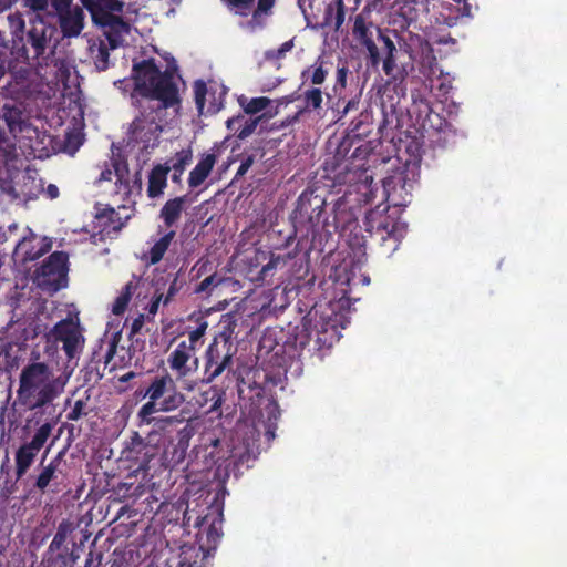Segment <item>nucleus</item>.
<instances>
[{
    "label": "nucleus",
    "mask_w": 567,
    "mask_h": 567,
    "mask_svg": "<svg viewBox=\"0 0 567 567\" xmlns=\"http://www.w3.org/2000/svg\"><path fill=\"white\" fill-rule=\"evenodd\" d=\"M25 4L34 11L47 10L50 0H24Z\"/></svg>",
    "instance_id": "nucleus-41"
},
{
    "label": "nucleus",
    "mask_w": 567,
    "mask_h": 567,
    "mask_svg": "<svg viewBox=\"0 0 567 567\" xmlns=\"http://www.w3.org/2000/svg\"><path fill=\"white\" fill-rule=\"evenodd\" d=\"M90 50L92 52V55L96 59V63L102 68L104 69L105 65H106V61H107V51L105 50V48H103L102 44H92L90 47Z\"/></svg>",
    "instance_id": "nucleus-38"
},
{
    "label": "nucleus",
    "mask_w": 567,
    "mask_h": 567,
    "mask_svg": "<svg viewBox=\"0 0 567 567\" xmlns=\"http://www.w3.org/2000/svg\"><path fill=\"white\" fill-rule=\"evenodd\" d=\"M209 536L215 537V538H218L220 536L218 530H217V526H216L215 523H213V526H212V528L209 530Z\"/></svg>",
    "instance_id": "nucleus-52"
},
{
    "label": "nucleus",
    "mask_w": 567,
    "mask_h": 567,
    "mask_svg": "<svg viewBox=\"0 0 567 567\" xmlns=\"http://www.w3.org/2000/svg\"><path fill=\"white\" fill-rule=\"evenodd\" d=\"M192 156V150L184 148L176 153L171 164L167 163L171 169H174L175 172L174 179H177L183 174L185 167L190 163Z\"/></svg>",
    "instance_id": "nucleus-30"
},
{
    "label": "nucleus",
    "mask_w": 567,
    "mask_h": 567,
    "mask_svg": "<svg viewBox=\"0 0 567 567\" xmlns=\"http://www.w3.org/2000/svg\"><path fill=\"white\" fill-rule=\"evenodd\" d=\"M115 172L112 171H103L101 173V179L102 181H112L113 176H115V185L117 186V189L121 192H127L128 189V178H127V168L125 165L115 164L114 165Z\"/></svg>",
    "instance_id": "nucleus-28"
},
{
    "label": "nucleus",
    "mask_w": 567,
    "mask_h": 567,
    "mask_svg": "<svg viewBox=\"0 0 567 567\" xmlns=\"http://www.w3.org/2000/svg\"><path fill=\"white\" fill-rule=\"evenodd\" d=\"M73 140H75V147L74 150H76L81 144H82V140L80 137V135H69L68 136V144H71L73 142Z\"/></svg>",
    "instance_id": "nucleus-50"
},
{
    "label": "nucleus",
    "mask_w": 567,
    "mask_h": 567,
    "mask_svg": "<svg viewBox=\"0 0 567 567\" xmlns=\"http://www.w3.org/2000/svg\"><path fill=\"white\" fill-rule=\"evenodd\" d=\"M21 159L13 144L0 156V194L9 200L25 204L42 192V181L35 171L19 169Z\"/></svg>",
    "instance_id": "nucleus-4"
},
{
    "label": "nucleus",
    "mask_w": 567,
    "mask_h": 567,
    "mask_svg": "<svg viewBox=\"0 0 567 567\" xmlns=\"http://www.w3.org/2000/svg\"><path fill=\"white\" fill-rule=\"evenodd\" d=\"M51 432L52 425L50 423H44L37 430L32 440L28 443L40 451L44 443L47 442V440L49 439Z\"/></svg>",
    "instance_id": "nucleus-34"
},
{
    "label": "nucleus",
    "mask_w": 567,
    "mask_h": 567,
    "mask_svg": "<svg viewBox=\"0 0 567 567\" xmlns=\"http://www.w3.org/2000/svg\"><path fill=\"white\" fill-rule=\"evenodd\" d=\"M193 433V427L186 425L178 432V441H171L167 444L162 455L163 464L166 467H175L184 461Z\"/></svg>",
    "instance_id": "nucleus-16"
},
{
    "label": "nucleus",
    "mask_w": 567,
    "mask_h": 567,
    "mask_svg": "<svg viewBox=\"0 0 567 567\" xmlns=\"http://www.w3.org/2000/svg\"><path fill=\"white\" fill-rule=\"evenodd\" d=\"M218 444H219V440H218V439H215V440L212 442V445H213L214 447H216Z\"/></svg>",
    "instance_id": "nucleus-57"
},
{
    "label": "nucleus",
    "mask_w": 567,
    "mask_h": 567,
    "mask_svg": "<svg viewBox=\"0 0 567 567\" xmlns=\"http://www.w3.org/2000/svg\"><path fill=\"white\" fill-rule=\"evenodd\" d=\"M306 100L308 105L317 109L321 105L322 102V95L321 91L319 89H313L307 92Z\"/></svg>",
    "instance_id": "nucleus-40"
},
{
    "label": "nucleus",
    "mask_w": 567,
    "mask_h": 567,
    "mask_svg": "<svg viewBox=\"0 0 567 567\" xmlns=\"http://www.w3.org/2000/svg\"><path fill=\"white\" fill-rule=\"evenodd\" d=\"M361 284L368 286L370 284V277L365 274H361Z\"/></svg>",
    "instance_id": "nucleus-53"
},
{
    "label": "nucleus",
    "mask_w": 567,
    "mask_h": 567,
    "mask_svg": "<svg viewBox=\"0 0 567 567\" xmlns=\"http://www.w3.org/2000/svg\"><path fill=\"white\" fill-rule=\"evenodd\" d=\"M219 90L217 97L213 85L208 86L203 81L195 82L194 94L199 114H214L220 110L225 91L221 87Z\"/></svg>",
    "instance_id": "nucleus-15"
},
{
    "label": "nucleus",
    "mask_w": 567,
    "mask_h": 567,
    "mask_svg": "<svg viewBox=\"0 0 567 567\" xmlns=\"http://www.w3.org/2000/svg\"><path fill=\"white\" fill-rule=\"evenodd\" d=\"M357 41L367 52L369 68L378 69L382 60V69L388 76V82L404 81L406 72L394 61L396 48L393 41L374 24L367 25L361 16H357Z\"/></svg>",
    "instance_id": "nucleus-5"
},
{
    "label": "nucleus",
    "mask_w": 567,
    "mask_h": 567,
    "mask_svg": "<svg viewBox=\"0 0 567 567\" xmlns=\"http://www.w3.org/2000/svg\"><path fill=\"white\" fill-rule=\"evenodd\" d=\"M261 117L245 120L243 115L234 116L227 120L226 125L229 131H234L239 140L250 136L257 128Z\"/></svg>",
    "instance_id": "nucleus-23"
},
{
    "label": "nucleus",
    "mask_w": 567,
    "mask_h": 567,
    "mask_svg": "<svg viewBox=\"0 0 567 567\" xmlns=\"http://www.w3.org/2000/svg\"><path fill=\"white\" fill-rule=\"evenodd\" d=\"M186 197H176L165 203L161 210V218L166 226L174 225L181 217L186 206Z\"/></svg>",
    "instance_id": "nucleus-25"
},
{
    "label": "nucleus",
    "mask_w": 567,
    "mask_h": 567,
    "mask_svg": "<svg viewBox=\"0 0 567 567\" xmlns=\"http://www.w3.org/2000/svg\"><path fill=\"white\" fill-rule=\"evenodd\" d=\"M145 396L148 398V402L141 408L138 414L146 423L151 422L154 413L174 411L184 402L183 394L175 390L174 380L169 375L154 379Z\"/></svg>",
    "instance_id": "nucleus-8"
},
{
    "label": "nucleus",
    "mask_w": 567,
    "mask_h": 567,
    "mask_svg": "<svg viewBox=\"0 0 567 567\" xmlns=\"http://www.w3.org/2000/svg\"><path fill=\"white\" fill-rule=\"evenodd\" d=\"M55 78L64 89H71L78 85V73L70 62L65 60H59L55 63Z\"/></svg>",
    "instance_id": "nucleus-26"
},
{
    "label": "nucleus",
    "mask_w": 567,
    "mask_h": 567,
    "mask_svg": "<svg viewBox=\"0 0 567 567\" xmlns=\"http://www.w3.org/2000/svg\"><path fill=\"white\" fill-rule=\"evenodd\" d=\"M11 28L14 32H21L24 28V21L19 14L8 17Z\"/></svg>",
    "instance_id": "nucleus-43"
},
{
    "label": "nucleus",
    "mask_w": 567,
    "mask_h": 567,
    "mask_svg": "<svg viewBox=\"0 0 567 567\" xmlns=\"http://www.w3.org/2000/svg\"><path fill=\"white\" fill-rule=\"evenodd\" d=\"M225 282V279L216 275L205 278L196 288V292H210L212 287H217Z\"/></svg>",
    "instance_id": "nucleus-37"
},
{
    "label": "nucleus",
    "mask_w": 567,
    "mask_h": 567,
    "mask_svg": "<svg viewBox=\"0 0 567 567\" xmlns=\"http://www.w3.org/2000/svg\"><path fill=\"white\" fill-rule=\"evenodd\" d=\"M68 272V255L53 252L34 272V282L48 290L58 291L64 286Z\"/></svg>",
    "instance_id": "nucleus-10"
},
{
    "label": "nucleus",
    "mask_w": 567,
    "mask_h": 567,
    "mask_svg": "<svg viewBox=\"0 0 567 567\" xmlns=\"http://www.w3.org/2000/svg\"><path fill=\"white\" fill-rule=\"evenodd\" d=\"M362 239L364 240L363 244L359 243V240L357 239V254L359 252L361 246H365V236H362Z\"/></svg>",
    "instance_id": "nucleus-56"
},
{
    "label": "nucleus",
    "mask_w": 567,
    "mask_h": 567,
    "mask_svg": "<svg viewBox=\"0 0 567 567\" xmlns=\"http://www.w3.org/2000/svg\"><path fill=\"white\" fill-rule=\"evenodd\" d=\"M6 64L4 61L0 59V79L4 75Z\"/></svg>",
    "instance_id": "nucleus-55"
},
{
    "label": "nucleus",
    "mask_w": 567,
    "mask_h": 567,
    "mask_svg": "<svg viewBox=\"0 0 567 567\" xmlns=\"http://www.w3.org/2000/svg\"><path fill=\"white\" fill-rule=\"evenodd\" d=\"M291 49H292V41H286L285 43H282L280 45V48L276 51V53L274 51H271V52H268L267 55L269 58H281Z\"/></svg>",
    "instance_id": "nucleus-42"
},
{
    "label": "nucleus",
    "mask_w": 567,
    "mask_h": 567,
    "mask_svg": "<svg viewBox=\"0 0 567 567\" xmlns=\"http://www.w3.org/2000/svg\"><path fill=\"white\" fill-rule=\"evenodd\" d=\"M29 234L25 235L16 246L13 258L16 262L24 264L41 257L50 249V241L33 234L28 229Z\"/></svg>",
    "instance_id": "nucleus-12"
},
{
    "label": "nucleus",
    "mask_w": 567,
    "mask_h": 567,
    "mask_svg": "<svg viewBox=\"0 0 567 567\" xmlns=\"http://www.w3.org/2000/svg\"><path fill=\"white\" fill-rule=\"evenodd\" d=\"M208 328V322L204 318H199L197 327L189 332L187 346H193L196 351L203 344V337Z\"/></svg>",
    "instance_id": "nucleus-32"
},
{
    "label": "nucleus",
    "mask_w": 567,
    "mask_h": 567,
    "mask_svg": "<svg viewBox=\"0 0 567 567\" xmlns=\"http://www.w3.org/2000/svg\"><path fill=\"white\" fill-rule=\"evenodd\" d=\"M267 411H268L270 417H274L275 420H277V417L279 415V410H278V405L275 402H269L267 404Z\"/></svg>",
    "instance_id": "nucleus-48"
},
{
    "label": "nucleus",
    "mask_w": 567,
    "mask_h": 567,
    "mask_svg": "<svg viewBox=\"0 0 567 567\" xmlns=\"http://www.w3.org/2000/svg\"><path fill=\"white\" fill-rule=\"evenodd\" d=\"M150 109V112H143L131 125L132 140L146 151L155 148L159 143L163 131L161 114L165 107Z\"/></svg>",
    "instance_id": "nucleus-9"
},
{
    "label": "nucleus",
    "mask_w": 567,
    "mask_h": 567,
    "mask_svg": "<svg viewBox=\"0 0 567 567\" xmlns=\"http://www.w3.org/2000/svg\"><path fill=\"white\" fill-rule=\"evenodd\" d=\"M174 237L175 231L171 230L154 240L150 250L143 255V259L150 264H157L163 258Z\"/></svg>",
    "instance_id": "nucleus-24"
},
{
    "label": "nucleus",
    "mask_w": 567,
    "mask_h": 567,
    "mask_svg": "<svg viewBox=\"0 0 567 567\" xmlns=\"http://www.w3.org/2000/svg\"><path fill=\"white\" fill-rule=\"evenodd\" d=\"M92 17L95 24L103 29L110 47L128 45L135 41L136 29L130 25L131 18L124 21L118 13L122 12V3L117 0H80Z\"/></svg>",
    "instance_id": "nucleus-6"
},
{
    "label": "nucleus",
    "mask_w": 567,
    "mask_h": 567,
    "mask_svg": "<svg viewBox=\"0 0 567 567\" xmlns=\"http://www.w3.org/2000/svg\"><path fill=\"white\" fill-rule=\"evenodd\" d=\"M344 20L343 9L341 0L334 2V4H329L326 9V17L323 24L334 30H338Z\"/></svg>",
    "instance_id": "nucleus-29"
},
{
    "label": "nucleus",
    "mask_w": 567,
    "mask_h": 567,
    "mask_svg": "<svg viewBox=\"0 0 567 567\" xmlns=\"http://www.w3.org/2000/svg\"><path fill=\"white\" fill-rule=\"evenodd\" d=\"M56 467H58V465L55 462H50L48 465H45L42 468L41 473L39 474V476L35 481V486L39 489L43 491L50 484V482L52 481V478L55 475Z\"/></svg>",
    "instance_id": "nucleus-33"
},
{
    "label": "nucleus",
    "mask_w": 567,
    "mask_h": 567,
    "mask_svg": "<svg viewBox=\"0 0 567 567\" xmlns=\"http://www.w3.org/2000/svg\"><path fill=\"white\" fill-rule=\"evenodd\" d=\"M0 118L6 123L11 135L9 141L18 144L21 153L28 157L45 158L52 150V138L39 130L30 121V116L21 105L6 103L0 107Z\"/></svg>",
    "instance_id": "nucleus-3"
},
{
    "label": "nucleus",
    "mask_w": 567,
    "mask_h": 567,
    "mask_svg": "<svg viewBox=\"0 0 567 567\" xmlns=\"http://www.w3.org/2000/svg\"><path fill=\"white\" fill-rule=\"evenodd\" d=\"M68 379L48 363H28L21 369L19 375L17 400L28 410L41 409L51 404L64 392Z\"/></svg>",
    "instance_id": "nucleus-2"
},
{
    "label": "nucleus",
    "mask_w": 567,
    "mask_h": 567,
    "mask_svg": "<svg viewBox=\"0 0 567 567\" xmlns=\"http://www.w3.org/2000/svg\"><path fill=\"white\" fill-rule=\"evenodd\" d=\"M51 6L54 8L56 13H61L63 11L70 10V4L72 0H50Z\"/></svg>",
    "instance_id": "nucleus-44"
},
{
    "label": "nucleus",
    "mask_w": 567,
    "mask_h": 567,
    "mask_svg": "<svg viewBox=\"0 0 567 567\" xmlns=\"http://www.w3.org/2000/svg\"><path fill=\"white\" fill-rule=\"evenodd\" d=\"M52 33L53 29L45 28L42 21L38 25H34L32 30L29 32L30 38L32 39V43L37 49H43L47 39L50 38Z\"/></svg>",
    "instance_id": "nucleus-31"
},
{
    "label": "nucleus",
    "mask_w": 567,
    "mask_h": 567,
    "mask_svg": "<svg viewBox=\"0 0 567 567\" xmlns=\"http://www.w3.org/2000/svg\"><path fill=\"white\" fill-rule=\"evenodd\" d=\"M130 286H126V291L117 297L115 302L113 303L112 311L114 315H121L124 312L128 300H130Z\"/></svg>",
    "instance_id": "nucleus-39"
},
{
    "label": "nucleus",
    "mask_w": 567,
    "mask_h": 567,
    "mask_svg": "<svg viewBox=\"0 0 567 567\" xmlns=\"http://www.w3.org/2000/svg\"><path fill=\"white\" fill-rule=\"evenodd\" d=\"M17 229V225L16 224H12L8 227V230H4L2 227H0V244L7 241L8 239V235L7 233L8 231H12V230H16Z\"/></svg>",
    "instance_id": "nucleus-49"
},
{
    "label": "nucleus",
    "mask_w": 567,
    "mask_h": 567,
    "mask_svg": "<svg viewBox=\"0 0 567 567\" xmlns=\"http://www.w3.org/2000/svg\"><path fill=\"white\" fill-rule=\"evenodd\" d=\"M171 171L168 164L156 165L150 173L147 194L150 197L155 198L163 195L167 185V175Z\"/></svg>",
    "instance_id": "nucleus-20"
},
{
    "label": "nucleus",
    "mask_w": 567,
    "mask_h": 567,
    "mask_svg": "<svg viewBox=\"0 0 567 567\" xmlns=\"http://www.w3.org/2000/svg\"><path fill=\"white\" fill-rule=\"evenodd\" d=\"M249 167V163H243L238 169L239 174H244Z\"/></svg>",
    "instance_id": "nucleus-54"
},
{
    "label": "nucleus",
    "mask_w": 567,
    "mask_h": 567,
    "mask_svg": "<svg viewBox=\"0 0 567 567\" xmlns=\"http://www.w3.org/2000/svg\"><path fill=\"white\" fill-rule=\"evenodd\" d=\"M360 0H355L357 6L359 4Z\"/></svg>",
    "instance_id": "nucleus-59"
},
{
    "label": "nucleus",
    "mask_w": 567,
    "mask_h": 567,
    "mask_svg": "<svg viewBox=\"0 0 567 567\" xmlns=\"http://www.w3.org/2000/svg\"><path fill=\"white\" fill-rule=\"evenodd\" d=\"M361 264H362L361 259L357 257V261H355L357 268H359Z\"/></svg>",
    "instance_id": "nucleus-58"
},
{
    "label": "nucleus",
    "mask_w": 567,
    "mask_h": 567,
    "mask_svg": "<svg viewBox=\"0 0 567 567\" xmlns=\"http://www.w3.org/2000/svg\"><path fill=\"white\" fill-rule=\"evenodd\" d=\"M231 11L236 14L247 16L252 11L254 0H225ZM274 0H259L258 7L254 10L251 20L247 23L250 30L262 24L264 19L269 14Z\"/></svg>",
    "instance_id": "nucleus-13"
},
{
    "label": "nucleus",
    "mask_w": 567,
    "mask_h": 567,
    "mask_svg": "<svg viewBox=\"0 0 567 567\" xmlns=\"http://www.w3.org/2000/svg\"><path fill=\"white\" fill-rule=\"evenodd\" d=\"M123 227V223L114 208H97L95 214L94 228L99 229L102 237H110Z\"/></svg>",
    "instance_id": "nucleus-18"
},
{
    "label": "nucleus",
    "mask_w": 567,
    "mask_h": 567,
    "mask_svg": "<svg viewBox=\"0 0 567 567\" xmlns=\"http://www.w3.org/2000/svg\"><path fill=\"white\" fill-rule=\"evenodd\" d=\"M195 352L193 346H187L186 341H182L169 354L168 362L171 368L176 371L179 377L187 375L192 370L197 368Z\"/></svg>",
    "instance_id": "nucleus-17"
},
{
    "label": "nucleus",
    "mask_w": 567,
    "mask_h": 567,
    "mask_svg": "<svg viewBox=\"0 0 567 567\" xmlns=\"http://www.w3.org/2000/svg\"><path fill=\"white\" fill-rule=\"evenodd\" d=\"M40 451L34 446L25 443L21 445L16 452V474L18 478H21L33 464L38 453Z\"/></svg>",
    "instance_id": "nucleus-22"
},
{
    "label": "nucleus",
    "mask_w": 567,
    "mask_h": 567,
    "mask_svg": "<svg viewBox=\"0 0 567 567\" xmlns=\"http://www.w3.org/2000/svg\"><path fill=\"white\" fill-rule=\"evenodd\" d=\"M133 80L135 92L161 101L164 107L177 102V89L172 74L161 73L152 60L133 65Z\"/></svg>",
    "instance_id": "nucleus-7"
},
{
    "label": "nucleus",
    "mask_w": 567,
    "mask_h": 567,
    "mask_svg": "<svg viewBox=\"0 0 567 567\" xmlns=\"http://www.w3.org/2000/svg\"><path fill=\"white\" fill-rule=\"evenodd\" d=\"M237 103L248 115L261 113L258 117L270 120L279 113V101L270 100L266 96L248 97L244 94L237 96Z\"/></svg>",
    "instance_id": "nucleus-14"
},
{
    "label": "nucleus",
    "mask_w": 567,
    "mask_h": 567,
    "mask_svg": "<svg viewBox=\"0 0 567 567\" xmlns=\"http://www.w3.org/2000/svg\"><path fill=\"white\" fill-rule=\"evenodd\" d=\"M347 69L346 68H339L337 72V82L343 87L346 86V80H347Z\"/></svg>",
    "instance_id": "nucleus-47"
},
{
    "label": "nucleus",
    "mask_w": 567,
    "mask_h": 567,
    "mask_svg": "<svg viewBox=\"0 0 567 567\" xmlns=\"http://www.w3.org/2000/svg\"><path fill=\"white\" fill-rule=\"evenodd\" d=\"M49 338L53 341H61L64 351L70 358L73 357L83 344L80 327L73 319L62 320L56 323L50 331Z\"/></svg>",
    "instance_id": "nucleus-11"
},
{
    "label": "nucleus",
    "mask_w": 567,
    "mask_h": 567,
    "mask_svg": "<svg viewBox=\"0 0 567 567\" xmlns=\"http://www.w3.org/2000/svg\"><path fill=\"white\" fill-rule=\"evenodd\" d=\"M326 74L327 72L321 65H312L302 73V75L310 79L313 84H321L326 79Z\"/></svg>",
    "instance_id": "nucleus-36"
},
{
    "label": "nucleus",
    "mask_w": 567,
    "mask_h": 567,
    "mask_svg": "<svg viewBox=\"0 0 567 567\" xmlns=\"http://www.w3.org/2000/svg\"><path fill=\"white\" fill-rule=\"evenodd\" d=\"M361 124H362L361 122H360V123H357V126H355V130H357V144L361 142V135L367 134V132H365V131L360 132V130H361Z\"/></svg>",
    "instance_id": "nucleus-51"
},
{
    "label": "nucleus",
    "mask_w": 567,
    "mask_h": 567,
    "mask_svg": "<svg viewBox=\"0 0 567 567\" xmlns=\"http://www.w3.org/2000/svg\"><path fill=\"white\" fill-rule=\"evenodd\" d=\"M42 192H44L45 196L49 199H55L59 197L60 194L59 188L53 184L48 185L45 189L42 188Z\"/></svg>",
    "instance_id": "nucleus-46"
},
{
    "label": "nucleus",
    "mask_w": 567,
    "mask_h": 567,
    "mask_svg": "<svg viewBox=\"0 0 567 567\" xmlns=\"http://www.w3.org/2000/svg\"><path fill=\"white\" fill-rule=\"evenodd\" d=\"M10 268L4 266L3 257L0 256V285L9 280Z\"/></svg>",
    "instance_id": "nucleus-45"
},
{
    "label": "nucleus",
    "mask_w": 567,
    "mask_h": 567,
    "mask_svg": "<svg viewBox=\"0 0 567 567\" xmlns=\"http://www.w3.org/2000/svg\"><path fill=\"white\" fill-rule=\"evenodd\" d=\"M175 293V288H174V285H171L169 286V289H168V293L166 297H164V293L163 292H159V290L157 289L155 295H154V298L153 300L151 301V303L148 305V313L151 316H155L158 311V307L159 305L163 302L164 305H166L171 297Z\"/></svg>",
    "instance_id": "nucleus-35"
},
{
    "label": "nucleus",
    "mask_w": 567,
    "mask_h": 567,
    "mask_svg": "<svg viewBox=\"0 0 567 567\" xmlns=\"http://www.w3.org/2000/svg\"><path fill=\"white\" fill-rule=\"evenodd\" d=\"M216 164V156L214 154H205L196 166L192 169L188 177V185L196 188L204 183L210 174Z\"/></svg>",
    "instance_id": "nucleus-21"
},
{
    "label": "nucleus",
    "mask_w": 567,
    "mask_h": 567,
    "mask_svg": "<svg viewBox=\"0 0 567 567\" xmlns=\"http://www.w3.org/2000/svg\"><path fill=\"white\" fill-rule=\"evenodd\" d=\"M206 357H207V364L209 367L216 365L214 373H213L214 377L219 375L224 371V369L226 368V365L228 364V362L230 360V355L228 353H226L223 358V361L219 362L220 354L218 351V342L216 339L208 347Z\"/></svg>",
    "instance_id": "nucleus-27"
},
{
    "label": "nucleus",
    "mask_w": 567,
    "mask_h": 567,
    "mask_svg": "<svg viewBox=\"0 0 567 567\" xmlns=\"http://www.w3.org/2000/svg\"><path fill=\"white\" fill-rule=\"evenodd\" d=\"M378 140L363 141L357 145V203H380L365 214L364 231L384 245L393 243L396 249L408 233V224L386 214L391 206L404 208L412 202L413 179L409 176V164L398 156H383L377 152Z\"/></svg>",
    "instance_id": "nucleus-1"
},
{
    "label": "nucleus",
    "mask_w": 567,
    "mask_h": 567,
    "mask_svg": "<svg viewBox=\"0 0 567 567\" xmlns=\"http://www.w3.org/2000/svg\"><path fill=\"white\" fill-rule=\"evenodd\" d=\"M59 14L60 27L64 37H78L83 29V11L75 7Z\"/></svg>",
    "instance_id": "nucleus-19"
}]
</instances>
